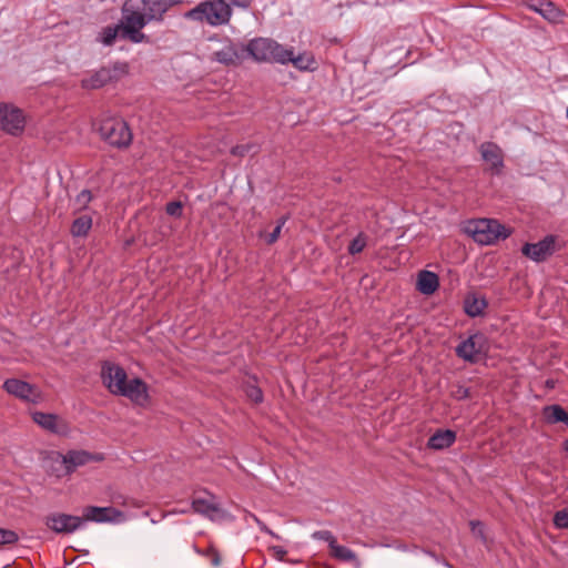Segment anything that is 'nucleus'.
Wrapping results in <instances>:
<instances>
[{"label":"nucleus","mask_w":568,"mask_h":568,"mask_svg":"<svg viewBox=\"0 0 568 568\" xmlns=\"http://www.w3.org/2000/svg\"><path fill=\"white\" fill-rule=\"evenodd\" d=\"M32 419L43 429L58 435H65L69 432L68 424L58 415L36 412Z\"/></svg>","instance_id":"nucleus-15"},{"label":"nucleus","mask_w":568,"mask_h":568,"mask_svg":"<svg viewBox=\"0 0 568 568\" xmlns=\"http://www.w3.org/2000/svg\"><path fill=\"white\" fill-rule=\"evenodd\" d=\"M486 345V338L483 334H474L463 341L456 347V354L470 363L478 361L480 354L484 352Z\"/></svg>","instance_id":"nucleus-11"},{"label":"nucleus","mask_w":568,"mask_h":568,"mask_svg":"<svg viewBox=\"0 0 568 568\" xmlns=\"http://www.w3.org/2000/svg\"><path fill=\"white\" fill-rule=\"evenodd\" d=\"M191 508L194 513L200 514L204 517L213 519L220 513V507L214 503L213 497L207 498H194L191 504Z\"/></svg>","instance_id":"nucleus-21"},{"label":"nucleus","mask_w":568,"mask_h":568,"mask_svg":"<svg viewBox=\"0 0 568 568\" xmlns=\"http://www.w3.org/2000/svg\"><path fill=\"white\" fill-rule=\"evenodd\" d=\"M486 306L487 303L484 298L471 296L467 297L465 301V312L471 317L479 316Z\"/></svg>","instance_id":"nucleus-27"},{"label":"nucleus","mask_w":568,"mask_h":568,"mask_svg":"<svg viewBox=\"0 0 568 568\" xmlns=\"http://www.w3.org/2000/svg\"><path fill=\"white\" fill-rule=\"evenodd\" d=\"M118 37L122 39L121 22L102 28V30L98 34L97 40L103 45L110 47L115 42Z\"/></svg>","instance_id":"nucleus-24"},{"label":"nucleus","mask_w":568,"mask_h":568,"mask_svg":"<svg viewBox=\"0 0 568 568\" xmlns=\"http://www.w3.org/2000/svg\"><path fill=\"white\" fill-rule=\"evenodd\" d=\"M331 554L334 558L342 560V561H355L357 560L356 554L342 545H338L337 542L335 545H332Z\"/></svg>","instance_id":"nucleus-28"},{"label":"nucleus","mask_w":568,"mask_h":568,"mask_svg":"<svg viewBox=\"0 0 568 568\" xmlns=\"http://www.w3.org/2000/svg\"><path fill=\"white\" fill-rule=\"evenodd\" d=\"M542 414L549 424L564 423L568 426V413L560 405L546 406Z\"/></svg>","instance_id":"nucleus-25"},{"label":"nucleus","mask_w":568,"mask_h":568,"mask_svg":"<svg viewBox=\"0 0 568 568\" xmlns=\"http://www.w3.org/2000/svg\"><path fill=\"white\" fill-rule=\"evenodd\" d=\"M245 50L256 62L287 64L290 60L286 48L267 38L251 40Z\"/></svg>","instance_id":"nucleus-4"},{"label":"nucleus","mask_w":568,"mask_h":568,"mask_svg":"<svg viewBox=\"0 0 568 568\" xmlns=\"http://www.w3.org/2000/svg\"><path fill=\"white\" fill-rule=\"evenodd\" d=\"M367 245V235L363 232H359L356 237L352 240L348 245V253L351 255L359 254L364 251Z\"/></svg>","instance_id":"nucleus-29"},{"label":"nucleus","mask_w":568,"mask_h":568,"mask_svg":"<svg viewBox=\"0 0 568 568\" xmlns=\"http://www.w3.org/2000/svg\"><path fill=\"white\" fill-rule=\"evenodd\" d=\"M554 524L557 528H568V508L559 510L554 516Z\"/></svg>","instance_id":"nucleus-34"},{"label":"nucleus","mask_w":568,"mask_h":568,"mask_svg":"<svg viewBox=\"0 0 568 568\" xmlns=\"http://www.w3.org/2000/svg\"><path fill=\"white\" fill-rule=\"evenodd\" d=\"M245 393L253 403L258 404L263 402V392L258 386L248 384L245 387Z\"/></svg>","instance_id":"nucleus-32"},{"label":"nucleus","mask_w":568,"mask_h":568,"mask_svg":"<svg viewBox=\"0 0 568 568\" xmlns=\"http://www.w3.org/2000/svg\"><path fill=\"white\" fill-rule=\"evenodd\" d=\"M122 39L132 43H146L149 37L142 31L149 23L143 0H125L121 7Z\"/></svg>","instance_id":"nucleus-2"},{"label":"nucleus","mask_w":568,"mask_h":568,"mask_svg":"<svg viewBox=\"0 0 568 568\" xmlns=\"http://www.w3.org/2000/svg\"><path fill=\"white\" fill-rule=\"evenodd\" d=\"M470 529L475 536L480 538L483 541H486L485 532H484V525L479 520H471L469 523Z\"/></svg>","instance_id":"nucleus-38"},{"label":"nucleus","mask_w":568,"mask_h":568,"mask_svg":"<svg viewBox=\"0 0 568 568\" xmlns=\"http://www.w3.org/2000/svg\"><path fill=\"white\" fill-rule=\"evenodd\" d=\"M466 231L473 236L475 242L481 245H491L510 235V231L505 225L489 219L469 221Z\"/></svg>","instance_id":"nucleus-6"},{"label":"nucleus","mask_w":568,"mask_h":568,"mask_svg":"<svg viewBox=\"0 0 568 568\" xmlns=\"http://www.w3.org/2000/svg\"><path fill=\"white\" fill-rule=\"evenodd\" d=\"M444 565L448 568H454L450 564H448L447 561H444Z\"/></svg>","instance_id":"nucleus-42"},{"label":"nucleus","mask_w":568,"mask_h":568,"mask_svg":"<svg viewBox=\"0 0 568 568\" xmlns=\"http://www.w3.org/2000/svg\"><path fill=\"white\" fill-rule=\"evenodd\" d=\"M99 133L103 141L118 149L129 148L133 139L128 123L118 118L103 119L99 126Z\"/></svg>","instance_id":"nucleus-7"},{"label":"nucleus","mask_w":568,"mask_h":568,"mask_svg":"<svg viewBox=\"0 0 568 568\" xmlns=\"http://www.w3.org/2000/svg\"><path fill=\"white\" fill-rule=\"evenodd\" d=\"M286 222V219L285 217H282L277 225L275 226V229L273 230V232H271L268 235H267V239H266V242L267 244H273L275 243L278 237H280V234H281V231H282V227L283 225L285 224Z\"/></svg>","instance_id":"nucleus-37"},{"label":"nucleus","mask_w":568,"mask_h":568,"mask_svg":"<svg viewBox=\"0 0 568 568\" xmlns=\"http://www.w3.org/2000/svg\"><path fill=\"white\" fill-rule=\"evenodd\" d=\"M92 227V217L83 214L77 217L70 227L73 237H85Z\"/></svg>","instance_id":"nucleus-26"},{"label":"nucleus","mask_w":568,"mask_h":568,"mask_svg":"<svg viewBox=\"0 0 568 568\" xmlns=\"http://www.w3.org/2000/svg\"><path fill=\"white\" fill-rule=\"evenodd\" d=\"M3 388L8 394L26 402L38 403L41 399V393L34 385L18 378L4 381Z\"/></svg>","instance_id":"nucleus-10"},{"label":"nucleus","mask_w":568,"mask_h":568,"mask_svg":"<svg viewBox=\"0 0 568 568\" xmlns=\"http://www.w3.org/2000/svg\"><path fill=\"white\" fill-rule=\"evenodd\" d=\"M312 538L316 540L326 541L328 544L329 549H332V545L336 544V538L329 530H317L312 534Z\"/></svg>","instance_id":"nucleus-33"},{"label":"nucleus","mask_w":568,"mask_h":568,"mask_svg":"<svg viewBox=\"0 0 568 568\" xmlns=\"http://www.w3.org/2000/svg\"><path fill=\"white\" fill-rule=\"evenodd\" d=\"M19 540L16 531L10 529L0 528V546L13 545Z\"/></svg>","instance_id":"nucleus-31"},{"label":"nucleus","mask_w":568,"mask_h":568,"mask_svg":"<svg viewBox=\"0 0 568 568\" xmlns=\"http://www.w3.org/2000/svg\"><path fill=\"white\" fill-rule=\"evenodd\" d=\"M26 126L23 111L10 103H0V129L11 135H20Z\"/></svg>","instance_id":"nucleus-8"},{"label":"nucleus","mask_w":568,"mask_h":568,"mask_svg":"<svg viewBox=\"0 0 568 568\" xmlns=\"http://www.w3.org/2000/svg\"><path fill=\"white\" fill-rule=\"evenodd\" d=\"M182 203L179 201L169 202L165 206V212L174 217H181L182 215Z\"/></svg>","instance_id":"nucleus-35"},{"label":"nucleus","mask_w":568,"mask_h":568,"mask_svg":"<svg viewBox=\"0 0 568 568\" xmlns=\"http://www.w3.org/2000/svg\"><path fill=\"white\" fill-rule=\"evenodd\" d=\"M456 442V433L450 429L436 430L427 442V447L434 450L449 448Z\"/></svg>","instance_id":"nucleus-19"},{"label":"nucleus","mask_w":568,"mask_h":568,"mask_svg":"<svg viewBox=\"0 0 568 568\" xmlns=\"http://www.w3.org/2000/svg\"><path fill=\"white\" fill-rule=\"evenodd\" d=\"M130 67L128 62L116 61L109 67H102L99 70L88 72L81 79V88L84 90H98L104 85L118 82L129 74Z\"/></svg>","instance_id":"nucleus-5"},{"label":"nucleus","mask_w":568,"mask_h":568,"mask_svg":"<svg viewBox=\"0 0 568 568\" xmlns=\"http://www.w3.org/2000/svg\"><path fill=\"white\" fill-rule=\"evenodd\" d=\"M481 159L489 165L488 170L494 175H499L504 169V152L494 142H484L479 146Z\"/></svg>","instance_id":"nucleus-12"},{"label":"nucleus","mask_w":568,"mask_h":568,"mask_svg":"<svg viewBox=\"0 0 568 568\" xmlns=\"http://www.w3.org/2000/svg\"><path fill=\"white\" fill-rule=\"evenodd\" d=\"M271 550L273 555L280 560H282L284 556L287 554V551L282 546H273Z\"/></svg>","instance_id":"nucleus-39"},{"label":"nucleus","mask_w":568,"mask_h":568,"mask_svg":"<svg viewBox=\"0 0 568 568\" xmlns=\"http://www.w3.org/2000/svg\"><path fill=\"white\" fill-rule=\"evenodd\" d=\"M232 14L231 4H227L225 0H206L186 11L184 18L200 23H207L211 27H220L227 24Z\"/></svg>","instance_id":"nucleus-3"},{"label":"nucleus","mask_w":568,"mask_h":568,"mask_svg":"<svg viewBox=\"0 0 568 568\" xmlns=\"http://www.w3.org/2000/svg\"><path fill=\"white\" fill-rule=\"evenodd\" d=\"M286 54L290 58L288 63H292L300 71H313L316 68V61L310 53L295 55L293 48H286Z\"/></svg>","instance_id":"nucleus-22"},{"label":"nucleus","mask_w":568,"mask_h":568,"mask_svg":"<svg viewBox=\"0 0 568 568\" xmlns=\"http://www.w3.org/2000/svg\"><path fill=\"white\" fill-rule=\"evenodd\" d=\"M247 152V146L245 145H235L231 149V153L235 156H244Z\"/></svg>","instance_id":"nucleus-40"},{"label":"nucleus","mask_w":568,"mask_h":568,"mask_svg":"<svg viewBox=\"0 0 568 568\" xmlns=\"http://www.w3.org/2000/svg\"><path fill=\"white\" fill-rule=\"evenodd\" d=\"M214 60L226 65H235L240 62V54L234 43L227 42L213 53Z\"/></svg>","instance_id":"nucleus-23"},{"label":"nucleus","mask_w":568,"mask_h":568,"mask_svg":"<svg viewBox=\"0 0 568 568\" xmlns=\"http://www.w3.org/2000/svg\"><path fill=\"white\" fill-rule=\"evenodd\" d=\"M203 554L214 567H219L221 565V556L216 548L211 546Z\"/></svg>","instance_id":"nucleus-36"},{"label":"nucleus","mask_w":568,"mask_h":568,"mask_svg":"<svg viewBox=\"0 0 568 568\" xmlns=\"http://www.w3.org/2000/svg\"><path fill=\"white\" fill-rule=\"evenodd\" d=\"M122 516V513L114 507L88 506L83 509V524L85 521L108 523L114 521Z\"/></svg>","instance_id":"nucleus-17"},{"label":"nucleus","mask_w":568,"mask_h":568,"mask_svg":"<svg viewBox=\"0 0 568 568\" xmlns=\"http://www.w3.org/2000/svg\"><path fill=\"white\" fill-rule=\"evenodd\" d=\"M93 196L90 190H82L74 199V204L78 210H84L92 201Z\"/></svg>","instance_id":"nucleus-30"},{"label":"nucleus","mask_w":568,"mask_h":568,"mask_svg":"<svg viewBox=\"0 0 568 568\" xmlns=\"http://www.w3.org/2000/svg\"><path fill=\"white\" fill-rule=\"evenodd\" d=\"M564 449L568 452V438L564 442Z\"/></svg>","instance_id":"nucleus-41"},{"label":"nucleus","mask_w":568,"mask_h":568,"mask_svg":"<svg viewBox=\"0 0 568 568\" xmlns=\"http://www.w3.org/2000/svg\"><path fill=\"white\" fill-rule=\"evenodd\" d=\"M528 8L542 16L547 21L551 23L561 22L564 17L562 11L556 7L554 2L548 0H537L535 2H530L528 3Z\"/></svg>","instance_id":"nucleus-18"},{"label":"nucleus","mask_w":568,"mask_h":568,"mask_svg":"<svg viewBox=\"0 0 568 568\" xmlns=\"http://www.w3.org/2000/svg\"><path fill=\"white\" fill-rule=\"evenodd\" d=\"M555 251V237L549 235L537 243H526L521 252L535 262H542Z\"/></svg>","instance_id":"nucleus-13"},{"label":"nucleus","mask_w":568,"mask_h":568,"mask_svg":"<svg viewBox=\"0 0 568 568\" xmlns=\"http://www.w3.org/2000/svg\"><path fill=\"white\" fill-rule=\"evenodd\" d=\"M180 2V0H143L148 23L162 22L165 13Z\"/></svg>","instance_id":"nucleus-16"},{"label":"nucleus","mask_w":568,"mask_h":568,"mask_svg":"<svg viewBox=\"0 0 568 568\" xmlns=\"http://www.w3.org/2000/svg\"><path fill=\"white\" fill-rule=\"evenodd\" d=\"M439 287V278L436 273L420 271L417 275L416 288L425 295H432Z\"/></svg>","instance_id":"nucleus-20"},{"label":"nucleus","mask_w":568,"mask_h":568,"mask_svg":"<svg viewBox=\"0 0 568 568\" xmlns=\"http://www.w3.org/2000/svg\"><path fill=\"white\" fill-rule=\"evenodd\" d=\"M45 526L55 534H73L83 525V519L64 513H52L44 517Z\"/></svg>","instance_id":"nucleus-9"},{"label":"nucleus","mask_w":568,"mask_h":568,"mask_svg":"<svg viewBox=\"0 0 568 568\" xmlns=\"http://www.w3.org/2000/svg\"><path fill=\"white\" fill-rule=\"evenodd\" d=\"M63 464L67 473H72L77 467L84 466L91 462L104 460V455L101 453L91 454L85 450H69L62 456Z\"/></svg>","instance_id":"nucleus-14"},{"label":"nucleus","mask_w":568,"mask_h":568,"mask_svg":"<svg viewBox=\"0 0 568 568\" xmlns=\"http://www.w3.org/2000/svg\"><path fill=\"white\" fill-rule=\"evenodd\" d=\"M103 386L115 396L128 398L132 404L146 407L151 402L150 387L140 377L128 378L125 369L110 361L101 365L100 372Z\"/></svg>","instance_id":"nucleus-1"}]
</instances>
